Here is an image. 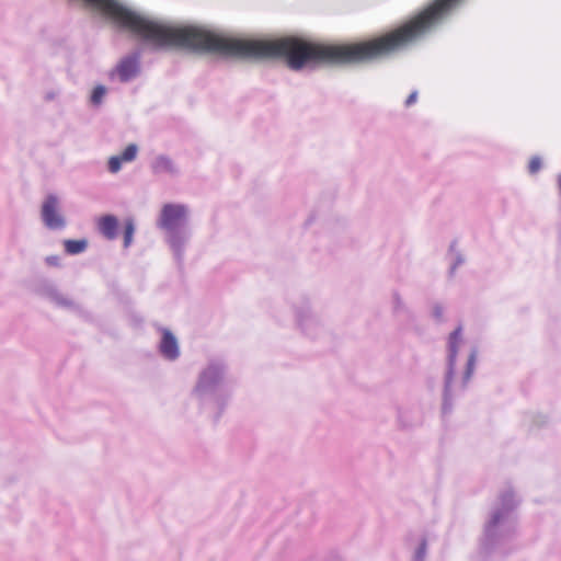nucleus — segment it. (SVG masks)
Listing matches in <instances>:
<instances>
[{"instance_id": "1", "label": "nucleus", "mask_w": 561, "mask_h": 561, "mask_svg": "<svg viewBox=\"0 0 561 561\" xmlns=\"http://www.w3.org/2000/svg\"><path fill=\"white\" fill-rule=\"evenodd\" d=\"M228 373V363L222 357H210L199 368L191 389V397L199 408L218 413L224 411L232 397Z\"/></svg>"}, {"instance_id": "2", "label": "nucleus", "mask_w": 561, "mask_h": 561, "mask_svg": "<svg viewBox=\"0 0 561 561\" xmlns=\"http://www.w3.org/2000/svg\"><path fill=\"white\" fill-rule=\"evenodd\" d=\"M515 507L514 493L508 491L502 494L484 527L482 545L486 550L500 548L513 536L515 533Z\"/></svg>"}, {"instance_id": "3", "label": "nucleus", "mask_w": 561, "mask_h": 561, "mask_svg": "<svg viewBox=\"0 0 561 561\" xmlns=\"http://www.w3.org/2000/svg\"><path fill=\"white\" fill-rule=\"evenodd\" d=\"M293 312L297 329L309 339L320 336L325 328L324 319L312 306L308 297H299L293 304Z\"/></svg>"}, {"instance_id": "4", "label": "nucleus", "mask_w": 561, "mask_h": 561, "mask_svg": "<svg viewBox=\"0 0 561 561\" xmlns=\"http://www.w3.org/2000/svg\"><path fill=\"white\" fill-rule=\"evenodd\" d=\"M188 208L183 204L163 205L159 218L158 227L165 232L187 227Z\"/></svg>"}, {"instance_id": "5", "label": "nucleus", "mask_w": 561, "mask_h": 561, "mask_svg": "<svg viewBox=\"0 0 561 561\" xmlns=\"http://www.w3.org/2000/svg\"><path fill=\"white\" fill-rule=\"evenodd\" d=\"M463 343L462 328L458 327L453 331L448 339V356H447V373L445 377V389H444V410L449 408V400L451 397L450 386L455 375L456 359L460 346Z\"/></svg>"}, {"instance_id": "6", "label": "nucleus", "mask_w": 561, "mask_h": 561, "mask_svg": "<svg viewBox=\"0 0 561 561\" xmlns=\"http://www.w3.org/2000/svg\"><path fill=\"white\" fill-rule=\"evenodd\" d=\"M41 219L44 226L49 230H62L67 220L61 210V203L59 198L49 194L45 197L41 206Z\"/></svg>"}, {"instance_id": "7", "label": "nucleus", "mask_w": 561, "mask_h": 561, "mask_svg": "<svg viewBox=\"0 0 561 561\" xmlns=\"http://www.w3.org/2000/svg\"><path fill=\"white\" fill-rule=\"evenodd\" d=\"M188 227L171 230L165 232V240L171 248L173 255L178 262H182L185 247L190 240Z\"/></svg>"}, {"instance_id": "8", "label": "nucleus", "mask_w": 561, "mask_h": 561, "mask_svg": "<svg viewBox=\"0 0 561 561\" xmlns=\"http://www.w3.org/2000/svg\"><path fill=\"white\" fill-rule=\"evenodd\" d=\"M161 356L174 362L180 357V346L175 335L168 329H161V339L158 344Z\"/></svg>"}, {"instance_id": "9", "label": "nucleus", "mask_w": 561, "mask_h": 561, "mask_svg": "<svg viewBox=\"0 0 561 561\" xmlns=\"http://www.w3.org/2000/svg\"><path fill=\"white\" fill-rule=\"evenodd\" d=\"M397 421L401 428H412L423 422L421 412L415 408H397Z\"/></svg>"}, {"instance_id": "10", "label": "nucleus", "mask_w": 561, "mask_h": 561, "mask_svg": "<svg viewBox=\"0 0 561 561\" xmlns=\"http://www.w3.org/2000/svg\"><path fill=\"white\" fill-rule=\"evenodd\" d=\"M151 170L157 175L178 176L180 170L175 162L168 156L159 154L151 162Z\"/></svg>"}, {"instance_id": "11", "label": "nucleus", "mask_w": 561, "mask_h": 561, "mask_svg": "<svg viewBox=\"0 0 561 561\" xmlns=\"http://www.w3.org/2000/svg\"><path fill=\"white\" fill-rule=\"evenodd\" d=\"M391 310L396 319L400 321H409L413 319L411 309L405 304L404 299L397 291L391 295Z\"/></svg>"}, {"instance_id": "12", "label": "nucleus", "mask_w": 561, "mask_h": 561, "mask_svg": "<svg viewBox=\"0 0 561 561\" xmlns=\"http://www.w3.org/2000/svg\"><path fill=\"white\" fill-rule=\"evenodd\" d=\"M100 232L108 240H114L117 237L118 220L113 215H105L99 220Z\"/></svg>"}, {"instance_id": "13", "label": "nucleus", "mask_w": 561, "mask_h": 561, "mask_svg": "<svg viewBox=\"0 0 561 561\" xmlns=\"http://www.w3.org/2000/svg\"><path fill=\"white\" fill-rule=\"evenodd\" d=\"M48 297L50 301H53L56 306L60 308L75 310L78 307L75 300H72L70 297L64 295L62 293L58 291L55 288H51L48 291Z\"/></svg>"}, {"instance_id": "14", "label": "nucleus", "mask_w": 561, "mask_h": 561, "mask_svg": "<svg viewBox=\"0 0 561 561\" xmlns=\"http://www.w3.org/2000/svg\"><path fill=\"white\" fill-rule=\"evenodd\" d=\"M64 247H65L66 253H68L70 255H76V254H80L87 250L88 241L85 239H80V240L68 239V240L64 241Z\"/></svg>"}, {"instance_id": "15", "label": "nucleus", "mask_w": 561, "mask_h": 561, "mask_svg": "<svg viewBox=\"0 0 561 561\" xmlns=\"http://www.w3.org/2000/svg\"><path fill=\"white\" fill-rule=\"evenodd\" d=\"M477 357H478V351L476 348H472L468 356L466 370H465L463 377H462V387L463 388L466 387V385L468 383V381L470 380V378L474 371Z\"/></svg>"}, {"instance_id": "16", "label": "nucleus", "mask_w": 561, "mask_h": 561, "mask_svg": "<svg viewBox=\"0 0 561 561\" xmlns=\"http://www.w3.org/2000/svg\"><path fill=\"white\" fill-rule=\"evenodd\" d=\"M106 88L104 85H96L90 96V102L92 105L99 106L102 104L105 95H106Z\"/></svg>"}, {"instance_id": "17", "label": "nucleus", "mask_w": 561, "mask_h": 561, "mask_svg": "<svg viewBox=\"0 0 561 561\" xmlns=\"http://www.w3.org/2000/svg\"><path fill=\"white\" fill-rule=\"evenodd\" d=\"M134 233H135V224H134L133 219H128L125 222V230H124V247L125 248H128L131 244Z\"/></svg>"}, {"instance_id": "18", "label": "nucleus", "mask_w": 561, "mask_h": 561, "mask_svg": "<svg viewBox=\"0 0 561 561\" xmlns=\"http://www.w3.org/2000/svg\"><path fill=\"white\" fill-rule=\"evenodd\" d=\"M426 553L427 542L422 538L413 552L412 561H425Z\"/></svg>"}, {"instance_id": "19", "label": "nucleus", "mask_w": 561, "mask_h": 561, "mask_svg": "<svg viewBox=\"0 0 561 561\" xmlns=\"http://www.w3.org/2000/svg\"><path fill=\"white\" fill-rule=\"evenodd\" d=\"M137 152L138 147L135 144H130L125 148L121 154V158L124 160V162H131L136 159Z\"/></svg>"}, {"instance_id": "20", "label": "nucleus", "mask_w": 561, "mask_h": 561, "mask_svg": "<svg viewBox=\"0 0 561 561\" xmlns=\"http://www.w3.org/2000/svg\"><path fill=\"white\" fill-rule=\"evenodd\" d=\"M123 162L124 160L121 158V156H112L107 162L108 171L114 174L119 172Z\"/></svg>"}, {"instance_id": "21", "label": "nucleus", "mask_w": 561, "mask_h": 561, "mask_svg": "<svg viewBox=\"0 0 561 561\" xmlns=\"http://www.w3.org/2000/svg\"><path fill=\"white\" fill-rule=\"evenodd\" d=\"M445 309L440 304H434L431 308V314L436 321H442Z\"/></svg>"}, {"instance_id": "22", "label": "nucleus", "mask_w": 561, "mask_h": 561, "mask_svg": "<svg viewBox=\"0 0 561 561\" xmlns=\"http://www.w3.org/2000/svg\"><path fill=\"white\" fill-rule=\"evenodd\" d=\"M541 168V159L539 157H533L530 162H529V172L530 173H536L540 170Z\"/></svg>"}, {"instance_id": "23", "label": "nucleus", "mask_w": 561, "mask_h": 561, "mask_svg": "<svg viewBox=\"0 0 561 561\" xmlns=\"http://www.w3.org/2000/svg\"><path fill=\"white\" fill-rule=\"evenodd\" d=\"M45 263L48 266L59 267L60 266V257L58 255H48L45 257Z\"/></svg>"}, {"instance_id": "24", "label": "nucleus", "mask_w": 561, "mask_h": 561, "mask_svg": "<svg viewBox=\"0 0 561 561\" xmlns=\"http://www.w3.org/2000/svg\"><path fill=\"white\" fill-rule=\"evenodd\" d=\"M416 99H417V92H416V91H414V92H412V93L408 96V99H407V101H405V105H407V106H411L412 104H414V103L416 102Z\"/></svg>"}, {"instance_id": "25", "label": "nucleus", "mask_w": 561, "mask_h": 561, "mask_svg": "<svg viewBox=\"0 0 561 561\" xmlns=\"http://www.w3.org/2000/svg\"><path fill=\"white\" fill-rule=\"evenodd\" d=\"M463 263V259L460 255H457L456 261L453 263L450 271L451 273L456 270L457 266Z\"/></svg>"}, {"instance_id": "26", "label": "nucleus", "mask_w": 561, "mask_h": 561, "mask_svg": "<svg viewBox=\"0 0 561 561\" xmlns=\"http://www.w3.org/2000/svg\"><path fill=\"white\" fill-rule=\"evenodd\" d=\"M58 95V92H49L46 94L45 99L47 101L54 100Z\"/></svg>"}]
</instances>
